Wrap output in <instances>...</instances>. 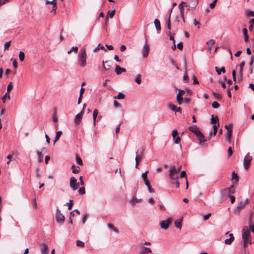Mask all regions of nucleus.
Listing matches in <instances>:
<instances>
[{"label": "nucleus", "instance_id": "obj_1", "mask_svg": "<svg viewBox=\"0 0 254 254\" xmlns=\"http://www.w3.org/2000/svg\"><path fill=\"white\" fill-rule=\"evenodd\" d=\"M189 130L194 133L198 137L200 142H204L206 141L204 136L199 130L198 127L196 125H193L189 127Z\"/></svg>", "mask_w": 254, "mask_h": 254}, {"label": "nucleus", "instance_id": "obj_2", "mask_svg": "<svg viewBox=\"0 0 254 254\" xmlns=\"http://www.w3.org/2000/svg\"><path fill=\"white\" fill-rule=\"evenodd\" d=\"M249 202V199H242L238 202V206L234 210V213L235 215H239L241 210L245 208Z\"/></svg>", "mask_w": 254, "mask_h": 254}, {"label": "nucleus", "instance_id": "obj_3", "mask_svg": "<svg viewBox=\"0 0 254 254\" xmlns=\"http://www.w3.org/2000/svg\"><path fill=\"white\" fill-rule=\"evenodd\" d=\"M86 53L84 48H83L80 51V53L79 55V58L80 61V65L81 67H84L86 65Z\"/></svg>", "mask_w": 254, "mask_h": 254}, {"label": "nucleus", "instance_id": "obj_4", "mask_svg": "<svg viewBox=\"0 0 254 254\" xmlns=\"http://www.w3.org/2000/svg\"><path fill=\"white\" fill-rule=\"evenodd\" d=\"M179 170H177L175 166H172L169 169V177L172 181L177 180L178 179V173Z\"/></svg>", "mask_w": 254, "mask_h": 254}, {"label": "nucleus", "instance_id": "obj_5", "mask_svg": "<svg viewBox=\"0 0 254 254\" xmlns=\"http://www.w3.org/2000/svg\"><path fill=\"white\" fill-rule=\"evenodd\" d=\"M242 238L243 241H251L250 237V231L247 226L244 227L242 230Z\"/></svg>", "mask_w": 254, "mask_h": 254}, {"label": "nucleus", "instance_id": "obj_6", "mask_svg": "<svg viewBox=\"0 0 254 254\" xmlns=\"http://www.w3.org/2000/svg\"><path fill=\"white\" fill-rule=\"evenodd\" d=\"M172 220L171 218H167L165 220L162 221L160 222V226L161 228L164 229H167L171 224L172 223Z\"/></svg>", "mask_w": 254, "mask_h": 254}, {"label": "nucleus", "instance_id": "obj_7", "mask_svg": "<svg viewBox=\"0 0 254 254\" xmlns=\"http://www.w3.org/2000/svg\"><path fill=\"white\" fill-rule=\"evenodd\" d=\"M252 159V156L249 155H247L245 157L244 159L243 165L245 169L247 170L249 169Z\"/></svg>", "mask_w": 254, "mask_h": 254}, {"label": "nucleus", "instance_id": "obj_8", "mask_svg": "<svg viewBox=\"0 0 254 254\" xmlns=\"http://www.w3.org/2000/svg\"><path fill=\"white\" fill-rule=\"evenodd\" d=\"M79 186V183H77L75 178L72 177L70 179V187L73 190H76Z\"/></svg>", "mask_w": 254, "mask_h": 254}, {"label": "nucleus", "instance_id": "obj_9", "mask_svg": "<svg viewBox=\"0 0 254 254\" xmlns=\"http://www.w3.org/2000/svg\"><path fill=\"white\" fill-rule=\"evenodd\" d=\"M235 190V188L234 186H232L230 188H227L223 190L222 193L224 195L228 196H230L232 194L234 193Z\"/></svg>", "mask_w": 254, "mask_h": 254}, {"label": "nucleus", "instance_id": "obj_10", "mask_svg": "<svg viewBox=\"0 0 254 254\" xmlns=\"http://www.w3.org/2000/svg\"><path fill=\"white\" fill-rule=\"evenodd\" d=\"M56 219L57 221L59 223H63L64 221V216L59 209H57V210Z\"/></svg>", "mask_w": 254, "mask_h": 254}, {"label": "nucleus", "instance_id": "obj_11", "mask_svg": "<svg viewBox=\"0 0 254 254\" xmlns=\"http://www.w3.org/2000/svg\"><path fill=\"white\" fill-rule=\"evenodd\" d=\"M179 93L177 95V100L179 105L182 104L183 101V96L185 94V91L183 90L179 89Z\"/></svg>", "mask_w": 254, "mask_h": 254}, {"label": "nucleus", "instance_id": "obj_12", "mask_svg": "<svg viewBox=\"0 0 254 254\" xmlns=\"http://www.w3.org/2000/svg\"><path fill=\"white\" fill-rule=\"evenodd\" d=\"M84 111L83 109H82V111L75 116L74 122L76 125H79L80 123Z\"/></svg>", "mask_w": 254, "mask_h": 254}, {"label": "nucleus", "instance_id": "obj_13", "mask_svg": "<svg viewBox=\"0 0 254 254\" xmlns=\"http://www.w3.org/2000/svg\"><path fill=\"white\" fill-rule=\"evenodd\" d=\"M149 46L147 43H146L142 49L143 56L145 58L147 57L149 54Z\"/></svg>", "mask_w": 254, "mask_h": 254}, {"label": "nucleus", "instance_id": "obj_14", "mask_svg": "<svg viewBox=\"0 0 254 254\" xmlns=\"http://www.w3.org/2000/svg\"><path fill=\"white\" fill-rule=\"evenodd\" d=\"M143 244H141L140 246L142 247L141 251H140V254H148L152 252L151 250L147 247L143 246Z\"/></svg>", "mask_w": 254, "mask_h": 254}, {"label": "nucleus", "instance_id": "obj_15", "mask_svg": "<svg viewBox=\"0 0 254 254\" xmlns=\"http://www.w3.org/2000/svg\"><path fill=\"white\" fill-rule=\"evenodd\" d=\"M40 250L42 254H48L49 253L48 247L47 245L44 243L42 244L40 246Z\"/></svg>", "mask_w": 254, "mask_h": 254}, {"label": "nucleus", "instance_id": "obj_16", "mask_svg": "<svg viewBox=\"0 0 254 254\" xmlns=\"http://www.w3.org/2000/svg\"><path fill=\"white\" fill-rule=\"evenodd\" d=\"M186 3L185 2L182 1L179 5V8L180 9V12H181V17L183 19L184 22L185 21V18H184V4H185Z\"/></svg>", "mask_w": 254, "mask_h": 254}, {"label": "nucleus", "instance_id": "obj_17", "mask_svg": "<svg viewBox=\"0 0 254 254\" xmlns=\"http://www.w3.org/2000/svg\"><path fill=\"white\" fill-rule=\"evenodd\" d=\"M245 63L244 61H242L240 64V73H239V80L242 81L243 78V67L245 66Z\"/></svg>", "mask_w": 254, "mask_h": 254}, {"label": "nucleus", "instance_id": "obj_18", "mask_svg": "<svg viewBox=\"0 0 254 254\" xmlns=\"http://www.w3.org/2000/svg\"><path fill=\"white\" fill-rule=\"evenodd\" d=\"M189 7L190 8H194L198 4V0H189Z\"/></svg>", "mask_w": 254, "mask_h": 254}, {"label": "nucleus", "instance_id": "obj_19", "mask_svg": "<svg viewBox=\"0 0 254 254\" xmlns=\"http://www.w3.org/2000/svg\"><path fill=\"white\" fill-rule=\"evenodd\" d=\"M126 69L125 68L121 67L118 65H117L115 68V72L117 74H120L122 72H126Z\"/></svg>", "mask_w": 254, "mask_h": 254}, {"label": "nucleus", "instance_id": "obj_20", "mask_svg": "<svg viewBox=\"0 0 254 254\" xmlns=\"http://www.w3.org/2000/svg\"><path fill=\"white\" fill-rule=\"evenodd\" d=\"M232 131H233V125L232 124L230 125V129H228V131H227V138L229 141H231V139L232 136Z\"/></svg>", "mask_w": 254, "mask_h": 254}, {"label": "nucleus", "instance_id": "obj_21", "mask_svg": "<svg viewBox=\"0 0 254 254\" xmlns=\"http://www.w3.org/2000/svg\"><path fill=\"white\" fill-rule=\"evenodd\" d=\"M229 236V239H227L225 240V244L226 245H231L235 239L234 237L232 234H230Z\"/></svg>", "mask_w": 254, "mask_h": 254}, {"label": "nucleus", "instance_id": "obj_22", "mask_svg": "<svg viewBox=\"0 0 254 254\" xmlns=\"http://www.w3.org/2000/svg\"><path fill=\"white\" fill-rule=\"evenodd\" d=\"M98 114V111L97 109H95L93 111V125L94 126H95L96 118Z\"/></svg>", "mask_w": 254, "mask_h": 254}, {"label": "nucleus", "instance_id": "obj_23", "mask_svg": "<svg viewBox=\"0 0 254 254\" xmlns=\"http://www.w3.org/2000/svg\"><path fill=\"white\" fill-rule=\"evenodd\" d=\"M135 159L136 162L135 167L137 168L139 162L142 159V156L141 154H138V151L136 152V157Z\"/></svg>", "mask_w": 254, "mask_h": 254}, {"label": "nucleus", "instance_id": "obj_24", "mask_svg": "<svg viewBox=\"0 0 254 254\" xmlns=\"http://www.w3.org/2000/svg\"><path fill=\"white\" fill-rule=\"evenodd\" d=\"M154 25L157 30L160 31L161 29L160 21L158 19L154 20Z\"/></svg>", "mask_w": 254, "mask_h": 254}, {"label": "nucleus", "instance_id": "obj_25", "mask_svg": "<svg viewBox=\"0 0 254 254\" xmlns=\"http://www.w3.org/2000/svg\"><path fill=\"white\" fill-rule=\"evenodd\" d=\"M182 219H179L175 221V226L180 229L182 228Z\"/></svg>", "mask_w": 254, "mask_h": 254}, {"label": "nucleus", "instance_id": "obj_26", "mask_svg": "<svg viewBox=\"0 0 254 254\" xmlns=\"http://www.w3.org/2000/svg\"><path fill=\"white\" fill-rule=\"evenodd\" d=\"M218 117L217 116H214L213 115L211 116V123L212 124L215 125L218 122Z\"/></svg>", "mask_w": 254, "mask_h": 254}, {"label": "nucleus", "instance_id": "obj_27", "mask_svg": "<svg viewBox=\"0 0 254 254\" xmlns=\"http://www.w3.org/2000/svg\"><path fill=\"white\" fill-rule=\"evenodd\" d=\"M145 185L147 187L148 190L150 192H153L154 191V190L152 188L150 182L148 181H145Z\"/></svg>", "mask_w": 254, "mask_h": 254}, {"label": "nucleus", "instance_id": "obj_28", "mask_svg": "<svg viewBox=\"0 0 254 254\" xmlns=\"http://www.w3.org/2000/svg\"><path fill=\"white\" fill-rule=\"evenodd\" d=\"M243 32L244 36V40L245 42H247L249 39V35L248 34V30L246 28H244L243 29Z\"/></svg>", "mask_w": 254, "mask_h": 254}, {"label": "nucleus", "instance_id": "obj_29", "mask_svg": "<svg viewBox=\"0 0 254 254\" xmlns=\"http://www.w3.org/2000/svg\"><path fill=\"white\" fill-rule=\"evenodd\" d=\"M62 134V131H57L56 132V137H55V139L54 140V144L56 143V142H57L59 139V138H60Z\"/></svg>", "mask_w": 254, "mask_h": 254}, {"label": "nucleus", "instance_id": "obj_30", "mask_svg": "<svg viewBox=\"0 0 254 254\" xmlns=\"http://www.w3.org/2000/svg\"><path fill=\"white\" fill-rule=\"evenodd\" d=\"M172 11V9H171V11H170V13L168 16V20H167V28L169 30H171V14Z\"/></svg>", "mask_w": 254, "mask_h": 254}, {"label": "nucleus", "instance_id": "obj_31", "mask_svg": "<svg viewBox=\"0 0 254 254\" xmlns=\"http://www.w3.org/2000/svg\"><path fill=\"white\" fill-rule=\"evenodd\" d=\"M141 76L140 74H138L137 75L135 79V81L136 83L139 84L141 83Z\"/></svg>", "mask_w": 254, "mask_h": 254}, {"label": "nucleus", "instance_id": "obj_32", "mask_svg": "<svg viewBox=\"0 0 254 254\" xmlns=\"http://www.w3.org/2000/svg\"><path fill=\"white\" fill-rule=\"evenodd\" d=\"M78 50V48L77 47H72L71 49L67 52L68 54H70L72 52H74L75 53H77Z\"/></svg>", "mask_w": 254, "mask_h": 254}, {"label": "nucleus", "instance_id": "obj_33", "mask_svg": "<svg viewBox=\"0 0 254 254\" xmlns=\"http://www.w3.org/2000/svg\"><path fill=\"white\" fill-rule=\"evenodd\" d=\"M76 162L78 165H83V162H82L81 158L77 154L76 155Z\"/></svg>", "mask_w": 254, "mask_h": 254}, {"label": "nucleus", "instance_id": "obj_34", "mask_svg": "<svg viewBox=\"0 0 254 254\" xmlns=\"http://www.w3.org/2000/svg\"><path fill=\"white\" fill-rule=\"evenodd\" d=\"M125 96L123 93H122V92H120L117 96L114 97V98L117 99H123L125 98Z\"/></svg>", "mask_w": 254, "mask_h": 254}, {"label": "nucleus", "instance_id": "obj_35", "mask_svg": "<svg viewBox=\"0 0 254 254\" xmlns=\"http://www.w3.org/2000/svg\"><path fill=\"white\" fill-rule=\"evenodd\" d=\"M108 226L109 228L112 229L114 231H115L117 233H119L118 230L114 227V225L112 224H108Z\"/></svg>", "mask_w": 254, "mask_h": 254}, {"label": "nucleus", "instance_id": "obj_36", "mask_svg": "<svg viewBox=\"0 0 254 254\" xmlns=\"http://www.w3.org/2000/svg\"><path fill=\"white\" fill-rule=\"evenodd\" d=\"M232 178L233 180H235L237 182L239 181V177L237 174H236L235 172H232Z\"/></svg>", "mask_w": 254, "mask_h": 254}, {"label": "nucleus", "instance_id": "obj_37", "mask_svg": "<svg viewBox=\"0 0 254 254\" xmlns=\"http://www.w3.org/2000/svg\"><path fill=\"white\" fill-rule=\"evenodd\" d=\"M246 14L248 16L254 17V12L251 10H247L246 11Z\"/></svg>", "mask_w": 254, "mask_h": 254}, {"label": "nucleus", "instance_id": "obj_38", "mask_svg": "<svg viewBox=\"0 0 254 254\" xmlns=\"http://www.w3.org/2000/svg\"><path fill=\"white\" fill-rule=\"evenodd\" d=\"M25 58V54L23 52H20L19 53V58L21 62H23Z\"/></svg>", "mask_w": 254, "mask_h": 254}, {"label": "nucleus", "instance_id": "obj_39", "mask_svg": "<svg viewBox=\"0 0 254 254\" xmlns=\"http://www.w3.org/2000/svg\"><path fill=\"white\" fill-rule=\"evenodd\" d=\"M13 88V84L12 82H10L7 85V93H9L10 91L12 90Z\"/></svg>", "mask_w": 254, "mask_h": 254}, {"label": "nucleus", "instance_id": "obj_40", "mask_svg": "<svg viewBox=\"0 0 254 254\" xmlns=\"http://www.w3.org/2000/svg\"><path fill=\"white\" fill-rule=\"evenodd\" d=\"M84 243L80 241L77 240L76 241V246L81 248H83L84 247Z\"/></svg>", "mask_w": 254, "mask_h": 254}, {"label": "nucleus", "instance_id": "obj_41", "mask_svg": "<svg viewBox=\"0 0 254 254\" xmlns=\"http://www.w3.org/2000/svg\"><path fill=\"white\" fill-rule=\"evenodd\" d=\"M148 173V171H146L145 173H143L142 174V178L144 180V182L145 181H148L147 179V173Z\"/></svg>", "mask_w": 254, "mask_h": 254}, {"label": "nucleus", "instance_id": "obj_42", "mask_svg": "<svg viewBox=\"0 0 254 254\" xmlns=\"http://www.w3.org/2000/svg\"><path fill=\"white\" fill-rule=\"evenodd\" d=\"M219 126V124H218V126H217L216 125H214L213 126V134L214 136L216 134V133H217V130H218V127Z\"/></svg>", "mask_w": 254, "mask_h": 254}, {"label": "nucleus", "instance_id": "obj_43", "mask_svg": "<svg viewBox=\"0 0 254 254\" xmlns=\"http://www.w3.org/2000/svg\"><path fill=\"white\" fill-rule=\"evenodd\" d=\"M115 12L116 10L115 9L112 11H109L108 12L107 16H109L110 18H112L114 16Z\"/></svg>", "mask_w": 254, "mask_h": 254}, {"label": "nucleus", "instance_id": "obj_44", "mask_svg": "<svg viewBox=\"0 0 254 254\" xmlns=\"http://www.w3.org/2000/svg\"><path fill=\"white\" fill-rule=\"evenodd\" d=\"M37 155L38 156L39 161L40 162H42L43 161V156L42 155V152L38 151L37 152Z\"/></svg>", "mask_w": 254, "mask_h": 254}, {"label": "nucleus", "instance_id": "obj_45", "mask_svg": "<svg viewBox=\"0 0 254 254\" xmlns=\"http://www.w3.org/2000/svg\"><path fill=\"white\" fill-rule=\"evenodd\" d=\"M78 192L80 194H84L85 193V189L84 187L80 188L78 190Z\"/></svg>", "mask_w": 254, "mask_h": 254}, {"label": "nucleus", "instance_id": "obj_46", "mask_svg": "<svg viewBox=\"0 0 254 254\" xmlns=\"http://www.w3.org/2000/svg\"><path fill=\"white\" fill-rule=\"evenodd\" d=\"M219 104L217 102H213L212 104V106L214 109H217L219 107Z\"/></svg>", "mask_w": 254, "mask_h": 254}, {"label": "nucleus", "instance_id": "obj_47", "mask_svg": "<svg viewBox=\"0 0 254 254\" xmlns=\"http://www.w3.org/2000/svg\"><path fill=\"white\" fill-rule=\"evenodd\" d=\"M67 205H68V209L69 210H71L72 208V207L73 204V201L72 200H70L69 201V202L66 203Z\"/></svg>", "mask_w": 254, "mask_h": 254}, {"label": "nucleus", "instance_id": "obj_48", "mask_svg": "<svg viewBox=\"0 0 254 254\" xmlns=\"http://www.w3.org/2000/svg\"><path fill=\"white\" fill-rule=\"evenodd\" d=\"M7 97H8V98L9 99H10V95H9V93H7V92H6V93L4 94V95L2 97V101H3V103H5V99H6V98Z\"/></svg>", "mask_w": 254, "mask_h": 254}, {"label": "nucleus", "instance_id": "obj_49", "mask_svg": "<svg viewBox=\"0 0 254 254\" xmlns=\"http://www.w3.org/2000/svg\"><path fill=\"white\" fill-rule=\"evenodd\" d=\"M168 107L170 109H171L172 111H175L177 109L176 106L174 104H170L168 105Z\"/></svg>", "mask_w": 254, "mask_h": 254}, {"label": "nucleus", "instance_id": "obj_50", "mask_svg": "<svg viewBox=\"0 0 254 254\" xmlns=\"http://www.w3.org/2000/svg\"><path fill=\"white\" fill-rule=\"evenodd\" d=\"M213 94L214 96L216 98H217V99H221V98H222L221 95L219 93H218V92H214L213 93Z\"/></svg>", "mask_w": 254, "mask_h": 254}, {"label": "nucleus", "instance_id": "obj_51", "mask_svg": "<svg viewBox=\"0 0 254 254\" xmlns=\"http://www.w3.org/2000/svg\"><path fill=\"white\" fill-rule=\"evenodd\" d=\"M10 43H11V41H9V42H6L4 44V47L5 50L8 49L9 47L10 46Z\"/></svg>", "mask_w": 254, "mask_h": 254}, {"label": "nucleus", "instance_id": "obj_52", "mask_svg": "<svg viewBox=\"0 0 254 254\" xmlns=\"http://www.w3.org/2000/svg\"><path fill=\"white\" fill-rule=\"evenodd\" d=\"M217 0H214L211 3L209 4V6L211 8H213L217 3Z\"/></svg>", "mask_w": 254, "mask_h": 254}, {"label": "nucleus", "instance_id": "obj_53", "mask_svg": "<svg viewBox=\"0 0 254 254\" xmlns=\"http://www.w3.org/2000/svg\"><path fill=\"white\" fill-rule=\"evenodd\" d=\"M228 157L230 158L233 154V150L231 147H229L228 150Z\"/></svg>", "mask_w": 254, "mask_h": 254}, {"label": "nucleus", "instance_id": "obj_54", "mask_svg": "<svg viewBox=\"0 0 254 254\" xmlns=\"http://www.w3.org/2000/svg\"><path fill=\"white\" fill-rule=\"evenodd\" d=\"M46 3L47 4H51L53 5L54 7H55L57 6V3H56V2H54V1H50L49 0H47L46 2Z\"/></svg>", "mask_w": 254, "mask_h": 254}, {"label": "nucleus", "instance_id": "obj_55", "mask_svg": "<svg viewBox=\"0 0 254 254\" xmlns=\"http://www.w3.org/2000/svg\"><path fill=\"white\" fill-rule=\"evenodd\" d=\"M172 136L174 138H175L178 134V132L177 129H174L172 131Z\"/></svg>", "mask_w": 254, "mask_h": 254}, {"label": "nucleus", "instance_id": "obj_56", "mask_svg": "<svg viewBox=\"0 0 254 254\" xmlns=\"http://www.w3.org/2000/svg\"><path fill=\"white\" fill-rule=\"evenodd\" d=\"M168 34L169 35V39L171 41H173V42L174 43L175 42V40H174V35H175V34H172L170 32H169L168 33Z\"/></svg>", "mask_w": 254, "mask_h": 254}, {"label": "nucleus", "instance_id": "obj_57", "mask_svg": "<svg viewBox=\"0 0 254 254\" xmlns=\"http://www.w3.org/2000/svg\"><path fill=\"white\" fill-rule=\"evenodd\" d=\"M215 44V41L214 40H209L207 42V44L209 46H213L214 44Z\"/></svg>", "mask_w": 254, "mask_h": 254}, {"label": "nucleus", "instance_id": "obj_58", "mask_svg": "<svg viewBox=\"0 0 254 254\" xmlns=\"http://www.w3.org/2000/svg\"><path fill=\"white\" fill-rule=\"evenodd\" d=\"M183 80L185 82H188L189 81V77L187 75V71L185 72L184 77H183Z\"/></svg>", "mask_w": 254, "mask_h": 254}, {"label": "nucleus", "instance_id": "obj_59", "mask_svg": "<svg viewBox=\"0 0 254 254\" xmlns=\"http://www.w3.org/2000/svg\"><path fill=\"white\" fill-rule=\"evenodd\" d=\"M80 168L79 167H77V168L74 169L73 170H72V173L74 174H77L80 172Z\"/></svg>", "mask_w": 254, "mask_h": 254}, {"label": "nucleus", "instance_id": "obj_60", "mask_svg": "<svg viewBox=\"0 0 254 254\" xmlns=\"http://www.w3.org/2000/svg\"><path fill=\"white\" fill-rule=\"evenodd\" d=\"M114 105L116 108L119 107L121 106V104L120 103H119L118 101H117L116 100H115L114 101Z\"/></svg>", "mask_w": 254, "mask_h": 254}, {"label": "nucleus", "instance_id": "obj_61", "mask_svg": "<svg viewBox=\"0 0 254 254\" xmlns=\"http://www.w3.org/2000/svg\"><path fill=\"white\" fill-rule=\"evenodd\" d=\"M159 209L161 210V211H165L166 210V208L165 207V206L163 205V204L162 203H160L159 205Z\"/></svg>", "mask_w": 254, "mask_h": 254}, {"label": "nucleus", "instance_id": "obj_62", "mask_svg": "<svg viewBox=\"0 0 254 254\" xmlns=\"http://www.w3.org/2000/svg\"><path fill=\"white\" fill-rule=\"evenodd\" d=\"M88 217V215L87 214H85L84 215V216H83V219H82V223H83V224H84L85 223V222L87 220Z\"/></svg>", "mask_w": 254, "mask_h": 254}, {"label": "nucleus", "instance_id": "obj_63", "mask_svg": "<svg viewBox=\"0 0 254 254\" xmlns=\"http://www.w3.org/2000/svg\"><path fill=\"white\" fill-rule=\"evenodd\" d=\"M139 201L138 200V199L136 197H133L132 200H131V202L132 204L135 203H138Z\"/></svg>", "mask_w": 254, "mask_h": 254}, {"label": "nucleus", "instance_id": "obj_64", "mask_svg": "<svg viewBox=\"0 0 254 254\" xmlns=\"http://www.w3.org/2000/svg\"><path fill=\"white\" fill-rule=\"evenodd\" d=\"M177 47L179 50H182L183 48V43L180 42L179 43H178L177 45Z\"/></svg>", "mask_w": 254, "mask_h": 254}]
</instances>
